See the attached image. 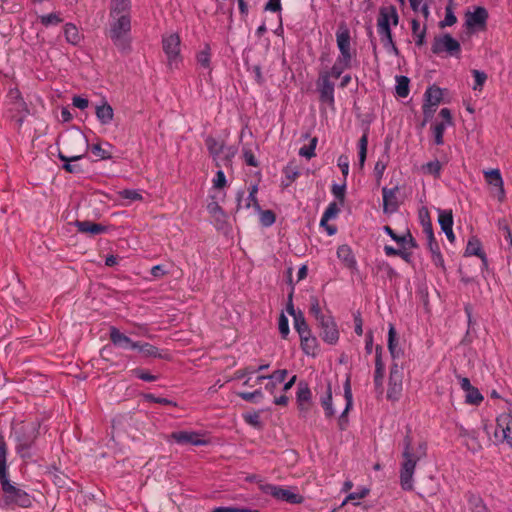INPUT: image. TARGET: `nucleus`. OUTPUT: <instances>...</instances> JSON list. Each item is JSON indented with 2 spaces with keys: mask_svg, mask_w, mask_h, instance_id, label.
<instances>
[{
  "mask_svg": "<svg viewBox=\"0 0 512 512\" xmlns=\"http://www.w3.org/2000/svg\"><path fill=\"white\" fill-rule=\"evenodd\" d=\"M7 476V445L3 436L0 435V479H4Z\"/></svg>",
  "mask_w": 512,
  "mask_h": 512,
  "instance_id": "a19ab883",
  "label": "nucleus"
},
{
  "mask_svg": "<svg viewBox=\"0 0 512 512\" xmlns=\"http://www.w3.org/2000/svg\"><path fill=\"white\" fill-rule=\"evenodd\" d=\"M468 512H489L483 500L477 495L468 496Z\"/></svg>",
  "mask_w": 512,
  "mask_h": 512,
  "instance_id": "ea45409f",
  "label": "nucleus"
},
{
  "mask_svg": "<svg viewBox=\"0 0 512 512\" xmlns=\"http://www.w3.org/2000/svg\"><path fill=\"white\" fill-rule=\"evenodd\" d=\"M488 12L483 7H476L473 11H469L465 15V24L468 29L478 30L486 26Z\"/></svg>",
  "mask_w": 512,
  "mask_h": 512,
  "instance_id": "2eb2a0df",
  "label": "nucleus"
},
{
  "mask_svg": "<svg viewBox=\"0 0 512 512\" xmlns=\"http://www.w3.org/2000/svg\"><path fill=\"white\" fill-rule=\"evenodd\" d=\"M339 56L352 59L350 31L345 25H340L336 32Z\"/></svg>",
  "mask_w": 512,
  "mask_h": 512,
  "instance_id": "f3484780",
  "label": "nucleus"
},
{
  "mask_svg": "<svg viewBox=\"0 0 512 512\" xmlns=\"http://www.w3.org/2000/svg\"><path fill=\"white\" fill-rule=\"evenodd\" d=\"M225 197V191H219L209 195L210 201L207 204V211L217 228H222L226 223L227 214L220 206V202H223Z\"/></svg>",
  "mask_w": 512,
  "mask_h": 512,
  "instance_id": "6e6552de",
  "label": "nucleus"
},
{
  "mask_svg": "<svg viewBox=\"0 0 512 512\" xmlns=\"http://www.w3.org/2000/svg\"><path fill=\"white\" fill-rule=\"evenodd\" d=\"M162 49L170 70L179 69L183 57L181 55V39L178 33H166L162 36Z\"/></svg>",
  "mask_w": 512,
  "mask_h": 512,
  "instance_id": "20e7f679",
  "label": "nucleus"
},
{
  "mask_svg": "<svg viewBox=\"0 0 512 512\" xmlns=\"http://www.w3.org/2000/svg\"><path fill=\"white\" fill-rule=\"evenodd\" d=\"M135 350H137L144 357L159 356L158 349L149 343L137 342Z\"/></svg>",
  "mask_w": 512,
  "mask_h": 512,
  "instance_id": "49530a36",
  "label": "nucleus"
},
{
  "mask_svg": "<svg viewBox=\"0 0 512 512\" xmlns=\"http://www.w3.org/2000/svg\"><path fill=\"white\" fill-rule=\"evenodd\" d=\"M333 398L330 387L327 388L326 394L321 397V404L325 410V415L331 417L335 414L336 410L333 407Z\"/></svg>",
  "mask_w": 512,
  "mask_h": 512,
  "instance_id": "a18cd8bd",
  "label": "nucleus"
},
{
  "mask_svg": "<svg viewBox=\"0 0 512 512\" xmlns=\"http://www.w3.org/2000/svg\"><path fill=\"white\" fill-rule=\"evenodd\" d=\"M0 481L5 495V502L7 504H16L24 508H28L32 505V497L26 491L11 484L8 476L4 479H0Z\"/></svg>",
  "mask_w": 512,
  "mask_h": 512,
  "instance_id": "39448f33",
  "label": "nucleus"
},
{
  "mask_svg": "<svg viewBox=\"0 0 512 512\" xmlns=\"http://www.w3.org/2000/svg\"><path fill=\"white\" fill-rule=\"evenodd\" d=\"M338 213H339V208H338L337 204L330 203L328 205V207L326 208L325 212L323 213L320 224L322 226H324L327 221H329L332 218H335Z\"/></svg>",
  "mask_w": 512,
  "mask_h": 512,
  "instance_id": "5fc2aeb1",
  "label": "nucleus"
},
{
  "mask_svg": "<svg viewBox=\"0 0 512 512\" xmlns=\"http://www.w3.org/2000/svg\"><path fill=\"white\" fill-rule=\"evenodd\" d=\"M130 7V0H111L110 17L129 15Z\"/></svg>",
  "mask_w": 512,
  "mask_h": 512,
  "instance_id": "2f4dec72",
  "label": "nucleus"
},
{
  "mask_svg": "<svg viewBox=\"0 0 512 512\" xmlns=\"http://www.w3.org/2000/svg\"><path fill=\"white\" fill-rule=\"evenodd\" d=\"M383 230L403 249H405L408 244H412V238L409 233L398 236L389 226H384Z\"/></svg>",
  "mask_w": 512,
  "mask_h": 512,
  "instance_id": "79ce46f5",
  "label": "nucleus"
},
{
  "mask_svg": "<svg viewBox=\"0 0 512 512\" xmlns=\"http://www.w3.org/2000/svg\"><path fill=\"white\" fill-rule=\"evenodd\" d=\"M438 222L447 239L453 243L455 234L453 232V214L451 210L438 209Z\"/></svg>",
  "mask_w": 512,
  "mask_h": 512,
  "instance_id": "b1692460",
  "label": "nucleus"
},
{
  "mask_svg": "<svg viewBox=\"0 0 512 512\" xmlns=\"http://www.w3.org/2000/svg\"><path fill=\"white\" fill-rule=\"evenodd\" d=\"M64 35L66 41L72 45H77L82 40V34L79 32L78 28L72 23H67L64 26Z\"/></svg>",
  "mask_w": 512,
  "mask_h": 512,
  "instance_id": "473e14b6",
  "label": "nucleus"
},
{
  "mask_svg": "<svg viewBox=\"0 0 512 512\" xmlns=\"http://www.w3.org/2000/svg\"><path fill=\"white\" fill-rule=\"evenodd\" d=\"M456 432L462 439V443L471 451L476 452L481 448L477 438V432L473 429H466L462 425H456Z\"/></svg>",
  "mask_w": 512,
  "mask_h": 512,
  "instance_id": "412c9836",
  "label": "nucleus"
},
{
  "mask_svg": "<svg viewBox=\"0 0 512 512\" xmlns=\"http://www.w3.org/2000/svg\"><path fill=\"white\" fill-rule=\"evenodd\" d=\"M443 97L442 89L432 86L425 92V103L423 105L424 114H430L435 111Z\"/></svg>",
  "mask_w": 512,
  "mask_h": 512,
  "instance_id": "4be33fe9",
  "label": "nucleus"
},
{
  "mask_svg": "<svg viewBox=\"0 0 512 512\" xmlns=\"http://www.w3.org/2000/svg\"><path fill=\"white\" fill-rule=\"evenodd\" d=\"M317 145V138H312L310 141V144L308 146L301 147L299 150V155L303 156L307 159L312 158L315 156V148Z\"/></svg>",
  "mask_w": 512,
  "mask_h": 512,
  "instance_id": "bf43d9fd",
  "label": "nucleus"
},
{
  "mask_svg": "<svg viewBox=\"0 0 512 512\" xmlns=\"http://www.w3.org/2000/svg\"><path fill=\"white\" fill-rule=\"evenodd\" d=\"M238 395L245 401L258 402V400L262 397V392L261 390L257 389L254 392H240Z\"/></svg>",
  "mask_w": 512,
  "mask_h": 512,
  "instance_id": "0e129e2a",
  "label": "nucleus"
},
{
  "mask_svg": "<svg viewBox=\"0 0 512 512\" xmlns=\"http://www.w3.org/2000/svg\"><path fill=\"white\" fill-rule=\"evenodd\" d=\"M461 51L460 43L450 34H443L435 37L432 44V52L437 55L446 54L459 57Z\"/></svg>",
  "mask_w": 512,
  "mask_h": 512,
  "instance_id": "1a4fd4ad",
  "label": "nucleus"
},
{
  "mask_svg": "<svg viewBox=\"0 0 512 512\" xmlns=\"http://www.w3.org/2000/svg\"><path fill=\"white\" fill-rule=\"evenodd\" d=\"M205 142L217 166H220L221 163H230L237 153V149L234 146H226L223 142L213 137H208Z\"/></svg>",
  "mask_w": 512,
  "mask_h": 512,
  "instance_id": "423d86ee",
  "label": "nucleus"
},
{
  "mask_svg": "<svg viewBox=\"0 0 512 512\" xmlns=\"http://www.w3.org/2000/svg\"><path fill=\"white\" fill-rule=\"evenodd\" d=\"M412 35L417 46H422L425 42L426 28L416 19L412 20Z\"/></svg>",
  "mask_w": 512,
  "mask_h": 512,
  "instance_id": "e433bc0d",
  "label": "nucleus"
},
{
  "mask_svg": "<svg viewBox=\"0 0 512 512\" xmlns=\"http://www.w3.org/2000/svg\"><path fill=\"white\" fill-rule=\"evenodd\" d=\"M336 397H338L337 394H336ZM339 397L340 398H344V400H345V408H344V411L342 412V414H341V416L339 418V425L343 429L344 424L347 421L346 420V414L348 413V411L352 407V403H353L352 390H351V386H350L349 380H346V382L344 384V394H343V396L339 395Z\"/></svg>",
  "mask_w": 512,
  "mask_h": 512,
  "instance_id": "cd10ccee",
  "label": "nucleus"
},
{
  "mask_svg": "<svg viewBox=\"0 0 512 512\" xmlns=\"http://www.w3.org/2000/svg\"><path fill=\"white\" fill-rule=\"evenodd\" d=\"M409 2L412 10L416 14L422 16L424 20L428 19L430 15L429 5L431 0H409Z\"/></svg>",
  "mask_w": 512,
  "mask_h": 512,
  "instance_id": "f704fd0d",
  "label": "nucleus"
},
{
  "mask_svg": "<svg viewBox=\"0 0 512 512\" xmlns=\"http://www.w3.org/2000/svg\"><path fill=\"white\" fill-rule=\"evenodd\" d=\"M40 22L46 27L55 26L62 22V18L59 13H50L40 16Z\"/></svg>",
  "mask_w": 512,
  "mask_h": 512,
  "instance_id": "6e6d98bb",
  "label": "nucleus"
},
{
  "mask_svg": "<svg viewBox=\"0 0 512 512\" xmlns=\"http://www.w3.org/2000/svg\"><path fill=\"white\" fill-rule=\"evenodd\" d=\"M260 222L266 227L271 226L275 222V216L273 212L270 210L261 211Z\"/></svg>",
  "mask_w": 512,
  "mask_h": 512,
  "instance_id": "338daca9",
  "label": "nucleus"
},
{
  "mask_svg": "<svg viewBox=\"0 0 512 512\" xmlns=\"http://www.w3.org/2000/svg\"><path fill=\"white\" fill-rule=\"evenodd\" d=\"M486 183L491 187L494 196L499 202H503L506 197L504 181L499 169H488L483 171Z\"/></svg>",
  "mask_w": 512,
  "mask_h": 512,
  "instance_id": "ddd939ff",
  "label": "nucleus"
},
{
  "mask_svg": "<svg viewBox=\"0 0 512 512\" xmlns=\"http://www.w3.org/2000/svg\"><path fill=\"white\" fill-rule=\"evenodd\" d=\"M426 454L427 444L425 442H413L409 437L404 439L402 461L399 471L400 486L403 490H413L416 465Z\"/></svg>",
  "mask_w": 512,
  "mask_h": 512,
  "instance_id": "f257e3e1",
  "label": "nucleus"
},
{
  "mask_svg": "<svg viewBox=\"0 0 512 512\" xmlns=\"http://www.w3.org/2000/svg\"><path fill=\"white\" fill-rule=\"evenodd\" d=\"M109 334L110 339L115 346L122 349H136L137 342L133 341L127 335L120 332L116 327H111Z\"/></svg>",
  "mask_w": 512,
  "mask_h": 512,
  "instance_id": "393cba45",
  "label": "nucleus"
},
{
  "mask_svg": "<svg viewBox=\"0 0 512 512\" xmlns=\"http://www.w3.org/2000/svg\"><path fill=\"white\" fill-rule=\"evenodd\" d=\"M367 146H368V136H367V134H363L358 142V158H359V166L361 168L364 166V163L366 160Z\"/></svg>",
  "mask_w": 512,
  "mask_h": 512,
  "instance_id": "09e8293b",
  "label": "nucleus"
},
{
  "mask_svg": "<svg viewBox=\"0 0 512 512\" xmlns=\"http://www.w3.org/2000/svg\"><path fill=\"white\" fill-rule=\"evenodd\" d=\"M119 196L122 199L129 200L130 202L142 200V195H141L140 191L135 190V189H124L119 192Z\"/></svg>",
  "mask_w": 512,
  "mask_h": 512,
  "instance_id": "13d9d810",
  "label": "nucleus"
},
{
  "mask_svg": "<svg viewBox=\"0 0 512 512\" xmlns=\"http://www.w3.org/2000/svg\"><path fill=\"white\" fill-rule=\"evenodd\" d=\"M238 209H252L254 212H260V206L257 201V197L254 196L251 199V195L244 196V192H238L237 194Z\"/></svg>",
  "mask_w": 512,
  "mask_h": 512,
  "instance_id": "7c9ffc66",
  "label": "nucleus"
},
{
  "mask_svg": "<svg viewBox=\"0 0 512 512\" xmlns=\"http://www.w3.org/2000/svg\"><path fill=\"white\" fill-rule=\"evenodd\" d=\"M130 30V15L110 17L109 37L115 46L122 52H126L130 48Z\"/></svg>",
  "mask_w": 512,
  "mask_h": 512,
  "instance_id": "7ed1b4c3",
  "label": "nucleus"
},
{
  "mask_svg": "<svg viewBox=\"0 0 512 512\" xmlns=\"http://www.w3.org/2000/svg\"><path fill=\"white\" fill-rule=\"evenodd\" d=\"M337 257L343 265L349 269H355L357 262L354 253L347 244L340 245L337 249Z\"/></svg>",
  "mask_w": 512,
  "mask_h": 512,
  "instance_id": "a878e982",
  "label": "nucleus"
},
{
  "mask_svg": "<svg viewBox=\"0 0 512 512\" xmlns=\"http://www.w3.org/2000/svg\"><path fill=\"white\" fill-rule=\"evenodd\" d=\"M170 439L179 445L204 446L209 443L205 433L191 430L175 431L171 433Z\"/></svg>",
  "mask_w": 512,
  "mask_h": 512,
  "instance_id": "9b49d317",
  "label": "nucleus"
},
{
  "mask_svg": "<svg viewBox=\"0 0 512 512\" xmlns=\"http://www.w3.org/2000/svg\"><path fill=\"white\" fill-rule=\"evenodd\" d=\"M388 350L393 359H397L402 355V350L398 347L396 330L393 324H389L388 329Z\"/></svg>",
  "mask_w": 512,
  "mask_h": 512,
  "instance_id": "c756f323",
  "label": "nucleus"
},
{
  "mask_svg": "<svg viewBox=\"0 0 512 512\" xmlns=\"http://www.w3.org/2000/svg\"><path fill=\"white\" fill-rule=\"evenodd\" d=\"M483 401V396L480 391L473 387L465 393V402L470 405H479Z\"/></svg>",
  "mask_w": 512,
  "mask_h": 512,
  "instance_id": "8fccbe9b",
  "label": "nucleus"
},
{
  "mask_svg": "<svg viewBox=\"0 0 512 512\" xmlns=\"http://www.w3.org/2000/svg\"><path fill=\"white\" fill-rule=\"evenodd\" d=\"M322 338L328 344H335L339 339L337 325L331 316L321 318Z\"/></svg>",
  "mask_w": 512,
  "mask_h": 512,
  "instance_id": "aec40b11",
  "label": "nucleus"
},
{
  "mask_svg": "<svg viewBox=\"0 0 512 512\" xmlns=\"http://www.w3.org/2000/svg\"><path fill=\"white\" fill-rule=\"evenodd\" d=\"M311 393L308 388H300L297 392V402L299 408L303 405H310Z\"/></svg>",
  "mask_w": 512,
  "mask_h": 512,
  "instance_id": "052dcab7",
  "label": "nucleus"
},
{
  "mask_svg": "<svg viewBox=\"0 0 512 512\" xmlns=\"http://www.w3.org/2000/svg\"><path fill=\"white\" fill-rule=\"evenodd\" d=\"M425 231L427 232V237L429 240V249L431 252L432 261L436 266L443 267L444 259L440 253L439 246H438L437 242L435 241L431 227L430 226L427 227L425 229Z\"/></svg>",
  "mask_w": 512,
  "mask_h": 512,
  "instance_id": "bb28decb",
  "label": "nucleus"
},
{
  "mask_svg": "<svg viewBox=\"0 0 512 512\" xmlns=\"http://www.w3.org/2000/svg\"><path fill=\"white\" fill-rule=\"evenodd\" d=\"M330 74L325 72L320 75L318 86L320 99L328 104L334 103V84L330 81Z\"/></svg>",
  "mask_w": 512,
  "mask_h": 512,
  "instance_id": "5701e85b",
  "label": "nucleus"
},
{
  "mask_svg": "<svg viewBox=\"0 0 512 512\" xmlns=\"http://www.w3.org/2000/svg\"><path fill=\"white\" fill-rule=\"evenodd\" d=\"M399 23L397 9L393 5L382 6L377 17V33L383 48L389 55L397 56L399 51L393 41L392 28Z\"/></svg>",
  "mask_w": 512,
  "mask_h": 512,
  "instance_id": "f03ea898",
  "label": "nucleus"
},
{
  "mask_svg": "<svg viewBox=\"0 0 512 512\" xmlns=\"http://www.w3.org/2000/svg\"><path fill=\"white\" fill-rule=\"evenodd\" d=\"M227 186V179L222 170H218L215 173L214 178L212 179V188L210 194L215 192L224 191V188Z\"/></svg>",
  "mask_w": 512,
  "mask_h": 512,
  "instance_id": "37998d69",
  "label": "nucleus"
},
{
  "mask_svg": "<svg viewBox=\"0 0 512 512\" xmlns=\"http://www.w3.org/2000/svg\"><path fill=\"white\" fill-rule=\"evenodd\" d=\"M301 348L305 354L314 356L317 351V339L309 333L308 335L300 336Z\"/></svg>",
  "mask_w": 512,
  "mask_h": 512,
  "instance_id": "c9c22d12",
  "label": "nucleus"
},
{
  "mask_svg": "<svg viewBox=\"0 0 512 512\" xmlns=\"http://www.w3.org/2000/svg\"><path fill=\"white\" fill-rule=\"evenodd\" d=\"M70 139L74 143H84L86 146V149H90L91 152L99 159V160H108L112 158V151L113 146L108 143H95L92 145H89L87 140L85 139V136L80 133L76 132L73 135L70 136Z\"/></svg>",
  "mask_w": 512,
  "mask_h": 512,
  "instance_id": "9d476101",
  "label": "nucleus"
},
{
  "mask_svg": "<svg viewBox=\"0 0 512 512\" xmlns=\"http://www.w3.org/2000/svg\"><path fill=\"white\" fill-rule=\"evenodd\" d=\"M403 391V372L397 363H394L390 369L387 399L390 401H398Z\"/></svg>",
  "mask_w": 512,
  "mask_h": 512,
  "instance_id": "f8f14e48",
  "label": "nucleus"
},
{
  "mask_svg": "<svg viewBox=\"0 0 512 512\" xmlns=\"http://www.w3.org/2000/svg\"><path fill=\"white\" fill-rule=\"evenodd\" d=\"M263 493L271 495L277 500L285 501L291 504H300L303 497L294 490L273 484H260Z\"/></svg>",
  "mask_w": 512,
  "mask_h": 512,
  "instance_id": "0eeeda50",
  "label": "nucleus"
},
{
  "mask_svg": "<svg viewBox=\"0 0 512 512\" xmlns=\"http://www.w3.org/2000/svg\"><path fill=\"white\" fill-rule=\"evenodd\" d=\"M96 116L102 125H109L114 117L113 108L104 102L96 107Z\"/></svg>",
  "mask_w": 512,
  "mask_h": 512,
  "instance_id": "c85d7f7f",
  "label": "nucleus"
},
{
  "mask_svg": "<svg viewBox=\"0 0 512 512\" xmlns=\"http://www.w3.org/2000/svg\"><path fill=\"white\" fill-rule=\"evenodd\" d=\"M345 193H346V183H345V181L342 184H333V186H332V194L340 202L344 201Z\"/></svg>",
  "mask_w": 512,
  "mask_h": 512,
  "instance_id": "e2e57ef3",
  "label": "nucleus"
},
{
  "mask_svg": "<svg viewBox=\"0 0 512 512\" xmlns=\"http://www.w3.org/2000/svg\"><path fill=\"white\" fill-rule=\"evenodd\" d=\"M59 158H60L62 161H64V162H65V164H64V166H63V167H64V169H65L66 171H68V172L73 173V172H77V171H79L80 169H79V167H78V166L70 164V162H71V161H78V160L82 159V158H83V154H79V155H74V156H71V157H67V156L63 155L62 153H59Z\"/></svg>",
  "mask_w": 512,
  "mask_h": 512,
  "instance_id": "603ef678",
  "label": "nucleus"
},
{
  "mask_svg": "<svg viewBox=\"0 0 512 512\" xmlns=\"http://www.w3.org/2000/svg\"><path fill=\"white\" fill-rule=\"evenodd\" d=\"M294 328L298 332L299 336L308 335L311 333L301 312H298V314L295 315Z\"/></svg>",
  "mask_w": 512,
  "mask_h": 512,
  "instance_id": "de8ad7c7",
  "label": "nucleus"
},
{
  "mask_svg": "<svg viewBox=\"0 0 512 512\" xmlns=\"http://www.w3.org/2000/svg\"><path fill=\"white\" fill-rule=\"evenodd\" d=\"M442 165L438 160L430 161L422 166V170L426 174L438 177L440 175Z\"/></svg>",
  "mask_w": 512,
  "mask_h": 512,
  "instance_id": "864d4df0",
  "label": "nucleus"
},
{
  "mask_svg": "<svg viewBox=\"0 0 512 512\" xmlns=\"http://www.w3.org/2000/svg\"><path fill=\"white\" fill-rule=\"evenodd\" d=\"M472 75L474 77V84L472 85V89L474 91H482L483 89V86L487 80V75L485 72L483 71H479V70H472Z\"/></svg>",
  "mask_w": 512,
  "mask_h": 512,
  "instance_id": "3c124183",
  "label": "nucleus"
},
{
  "mask_svg": "<svg viewBox=\"0 0 512 512\" xmlns=\"http://www.w3.org/2000/svg\"><path fill=\"white\" fill-rule=\"evenodd\" d=\"M76 226L80 232L89 233L92 235L100 234L105 230L103 226L89 221H78Z\"/></svg>",
  "mask_w": 512,
  "mask_h": 512,
  "instance_id": "4c0bfd02",
  "label": "nucleus"
},
{
  "mask_svg": "<svg viewBox=\"0 0 512 512\" xmlns=\"http://www.w3.org/2000/svg\"><path fill=\"white\" fill-rule=\"evenodd\" d=\"M196 63L199 69H201L208 77H211L212 73V51L208 43H204L195 55Z\"/></svg>",
  "mask_w": 512,
  "mask_h": 512,
  "instance_id": "a211bd4d",
  "label": "nucleus"
},
{
  "mask_svg": "<svg viewBox=\"0 0 512 512\" xmlns=\"http://www.w3.org/2000/svg\"><path fill=\"white\" fill-rule=\"evenodd\" d=\"M447 127H448L447 124H444V123H436L432 127L434 141L437 145L443 144V135H444V132Z\"/></svg>",
  "mask_w": 512,
  "mask_h": 512,
  "instance_id": "4d7b16f0",
  "label": "nucleus"
},
{
  "mask_svg": "<svg viewBox=\"0 0 512 512\" xmlns=\"http://www.w3.org/2000/svg\"><path fill=\"white\" fill-rule=\"evenodd\" d=\"M398 186L394 188H382V197H383V212L387 215H391L395 213L399 208V200H398Z\"/></svg>",
  "mask_w": 512,
  "mask_h": 512,
  "instance_id": "6ab92c4d",
  "label": "nucleus"
},
{
  "mask_svg": "<svg viewBox=\"0 0 512 512\" xmlns=\"http://www.w3.org/2000/svg\"><path fill=\"white\" fill-rule=\"evenodd\" d=\"M310 313L316 318L318 322L321 321V318H326L328 315H323L321 312V308L319 302L316 298H312L310 302Z\"/></svg>",
  "mask_w": 512,
  "mask_h": 512,
  "instance_id": "680f3d73",
  "label": "nucleus"
},
{
  "mask_svg": "<svg viewBox=\"0 0 512 512\" xmlns=\"http://www.w3.org/2000/svg\"><path fill=\"white\" fill-rule=\"evenodd\" d=\"M396 94L401 97L405 98L409 94V79L405 76H397L396 77Z\"/></svg>",
  "mask_w": 512,
  "mask_h": 512,
  "instance_id": "c03bdc74",
  "label": "nucleus"
},
{
  "mask_svg": "<svg viewBox=\"0 0 512 512\" xmlns=\"http://www.w3.org/2000/svg\"><path fill=\"white\" fill-rule=\"evenodd\" d=\"M212 512H257L256 510L239 507H217Z\"/></svg>",
  "mask_w": 512,
  "mask_h": 512,
  "instance_id": "774afa93",
  "label": "nucleus"
},
{
  "mask_svg": "<svg viewBox=\"0 0 512 512\" xmlns=\"http://www.w3.org/2000/svg\"><path fill=\"white\" fill-rule=\"evenodd\" d=\"M337 165L340 168L344 178L349 174V158L346 155H341L338 157Z\"/></svg>",
  "mask_w": 512,
  "mask_h": 512,
  "instance_id": "69168bd1",
  "label": "nucleus"
},
{
  "mask_svg": "<svg viewBox=\"0 0 512 512\" xmlns=\"http://www.w3.org/2000/svg\"><path fill=\"white\" fill-rule=\"evenodd\" d=\"M465 255L467 256H478L482 259L485 258V255L482 252V247L480 241L476 237H472L468 240Z\"/></svg>",
  "mask_w": 512,
  "mask_h": 512,
  "instance_id": "58836bf2",
  "label": "nucleus"
},
{
  "mask_svg": "<svg viewBox=\"0 0 512 512\" xmlns=\"http://www.w3.org/2000/svg\"><path fill=\"white\" fill-rule=\"evenodd\" d=\"M501 433L503 439L512 447V407L500 413L496 419V434Z\"/></svg>",
  "mask_w": 512,
  "mask_h": 512,
  "instance_id": "4468645a",
  "label": "nucleus"
},
{
  "mask_svg": "<svg viewBox=\"0 0 512 512\" xmlns=\"http://www.w3.org/2000/svg\"><path fill=\"white\" fill-rule=\"evenodd\" d=\"M287 370L281 369L276 370L269 376H257L256 382L261 383L265 381L264 388L271 394L275 393L277 388L284 383L286 377H287Z\"/></svg>",
  "mask_w": 512,
  "mask_h": 512,
  "instance_id": "dca6fc26",
  "label": "nucleus"
},
{
  "mask_svg": "<svg viewBox=\"0 0 512 512\" xmlns=\"http://www.w3.org/2000/svg\"><path fill=\"white\" fill-rule=\"evenodd\" d=\"M351 61L352 59L350 58H343L338 56L331 68V71L328 73L334 78H339L341 74L351 66Z\"/></svg>",
  "mask_w": 512,
  "mask_h": 512,
  "instance_id": "72a5a7b5",
  "label": "nucleus"
}]
</instances>
